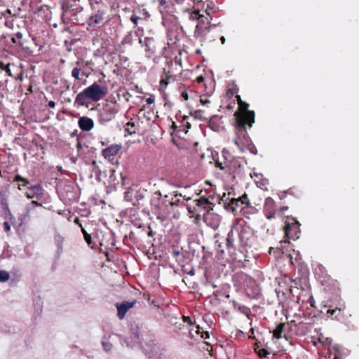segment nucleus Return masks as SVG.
I'll return each mask as SVG.
<instances>
[{
	"label": "nucleus",
	"instance_id": "f257e3e1",
	"mask_svg": "<svg viewBox=\"0 0 359 359\" xmlns=\"http://www.w3.org/2000/svg\"><path fill=\"white\" fill-rule=\"evenodd\" d=\"M235 123L234 127L236 130V138L234 142L243 152L245 146H250V139L246 130V126L252 127L255 122V112L248 111L246 114H240L238 111L234 113Z\"/></svg>",
	"mask_w": 359,
	"mask_h": 359
},
{
	"label": "nucleus",
	"instance_id": "f03ea898",
	"mask_svg": "<svg viewBox=\"0 0 359 359\" xmlns=\"http://www.w3.org/2000/svg\"><path fill=\"white\" fill-rule=\"evenodd\" d=\"M107 93V87L101 86L97 83L95 82L77 95L75 99V104L79 106L88 107L89 101H100L103 99Z\"/></svg>",
	"mask_w": 359,
	"mask_h": 359
},
{
	"label": "nucleus",
	"instance_id": "7ed1b4c3",
	"mask_svg": "<svg viewBox=\"0 0 359 359\" xmlns=\"http://www.w3.org/2000/svg\"><path fill=\"white\" fill-rule=\"evenodd\" d=\"M91 13L86 23L90 27H95L102 24L105 20L107 6L101 0H89Z\"/></svg>",
	"mask_w": 359,
	"mask_h": 359
},
{
	"label": "nucleus",
	"instance_id": "20e7f679",
	"mask_svg": "<svg viewBox=\"0 0 359 359\" xmlns=\"http://www.w3.org/2000/svg\"><path fill=\"white\" fill-rule=\"evenodd\" d=\"M13 182H18V187L20 190L27 189L26 196L29 198L40 199L43 194V190L40 184H32L29 180L20 175H15Z\"/></svg>",
	"mask_w": 359,
	"mask_h": 359
},
{
	"label": "nucleus",
	"instance_id": "39448f33",
	"mask_svg": "<svg viewBox=\"0 0 359 359\" xmlns=\"http://www.w3.org/2000/svg\"><path fill=\"white\" fill-rule=\"evenodd\" d=\"M190 19L197 20L198 21L194 30V37L200 38L205 36L211 28V16H205L200 14L199 11H195L190 14Z\"/></svg>",
	"mask_w": 359,
	"mask_h": 359
},
{
	"label": "nucleus",
	"instance_id": "423d86ee",
	"mask_svg": "<svg viewBox=\"0 0 359 359\" xmlns=\"http://www.w3.org/2000/svg\"><path fill=\"white\" fill-rule=\"evenodd\" d=\"M332 340L327 337H324L322 333H318V338L316 337V347L318 349V353L320 357H330L331 355L330 345Z\"/></svg>",
	"mask_w": 359,
	"mask_h": 359
},
{
	"label": "nucleus",
	"instance_id": "0eeeda50",
	"mask_svg": "<svg viewBox=\"0 0 359 359\" xmlns=\"http://www.w3.org/2000/svg\"><path fill=\"white\" fill-rule=\"evenodd\" d=\"M146 191L144 189L141 190L137 186H133L125 192L124 198L127 201L132 202L133 205H135L140 200L144 198Z\"/></svg>",
	"mask_w": 359,
	"mask_h": 359
},
{
	"label": "nucleus",
	"instance_id": "6e6552de",
	"mask_svg": "<svg viewBox=\"0 0 359 359\" xmlns=\"http://www.w3.org/2000/svg\"><path fill=\"white\" fill-rule=\"evenodd\" d=\"M222 155L225 160L224 165H226V171L229 175L236 173L241 166V162L234 158L231 160L228 159V157H230V154L225 149L222 151Z\"/></svg>",
	"mask_w": 359,
	"mask_h": 359
},
{
	"label": "nucleus",
	"instance_id": "1a4fd4ad",
	"mask_svg": "<svg viewBox=\"0 0 359 359\" xmlns=\"http://www.w3.org/2000/svg\"><path fill=\"white\" fill-rule=\"evenodd\" d=\"M116 113L117 109L114 106L107 105L99 114V122L101 123H105L112 120Z\"/></svg>",
	"mask_w": 359,
	"mask_h": 359
},
{
	"label": "nucleus",
	"instance_id": "9d476101",
	"mask_svg": "<svg viewBox=\"0 0 359 359\" xmlns=\"http://www.w3.org/2000/svg\"><path fill=\"white\" fill-rule=\"evenodd\" d=\"M285 236L287 238L295 240L299 238V224L297 221L292 223H286L284 226Z\"/></svg>",
	"mask_w": 359,
	"mask_h": 359
},
{
	"label": "nucleus",
	"instance_id": "9b49d317",
	"mask_svg": "<svg viewBox=\"0 0 359 359\" xmlns=\"http://www.w3.org/2000/svg\"><path fill=\"white\" fill-rule=\"evenodd\" d=\"M204 222L213 229L218 228L220 224V217L219 215L211 211L203 213Z\"/></svg>",
	"mask_w": 359,
	"mask_h": 359
},
{
	"label": "nucleus",
	"instance_id": "f8f14e48",
	"mask_svg": "<svg viewBox=\"0 0 359 359\" xmlns=\"http://www.w3.org/2000/svg\"><path fill=\"white\" fill-rule=\"evenodd\" d=\"M136 304V300L133 302L123 301L121 303H116V307L117 309V316L119 319L122 320L124 318L127 311L133 308Z\"/></svg>",
	"mask_w": 359,
	"mask_h": 359
},
{
	"label": "nucleus",
	"instance_id": "ddd939ff",
	"mask_svg": "<svg viewBox=\"0 0 359 359\" xmlns=\"http://www.w3.org/2000/svg\"><path fill=\"white\" fill-rule=\"evenodd\" d=\"M161 193L157 191L154 193V197L151 201V205L156 210L158 215H163L165 213V208L161 203ZM157 218L159 219L160 216L158 215Z\"/></svg>",
	"mask_w": 359,
	"mask_h": 359
},
{
	"label": "nucleus",
	"instance_id": "4468645a",
	"mask_svg": "<svg viewBox=\"0 0 359 359\" xmlns=\"http://www.w3.org/2000/svg\"><path fill=\"white\" fill-rule=\"evenodd\" d=\"M194 202L196 203V206L198 209L203 210L205 212L212 211L214 203L210 201L207 198L205 197H201L198 199L194 200Z\"/></svg>",
	"mask_w": 359,
	"mask_h": 359
},
{
	"label": "nucleus",
	"instance_id": "2eb2a0df",
	"mask_svg": "<svg viewBox=\"0 0 359 359\" xmlns=\"http://www.w3.org/2000/svg\"><path fill=\"white\" fill-rule=\"evenodd\" d=\"M290 330H291V327L289 323H281L273 331V337L276 339H280L283 334L284 337L287 338V334Z\"/></svg>",
	"mask_w": 359,
	"mask_h": 359
},
{
	"label": "nucleus",
	"instance_id": "dca6fc26",
	"mask_svg": "<svg viewBox=\"0 0 359 359\" xmlns=\"http://www.w3.org/2000/svg\"><path fill=\"white\" fill-rule=\"evenodd\" d=\"M318 270L321 273V275H319V280L321 283L322 285L326 286L328 290L330 289V286L335 285V280L331 278L330 276H327V273L324 275L325 269L322 265H319Z\"/></svg>",
	"mask_w": 359,
	"mask_h": 359
},
{
	"label": "nucleus",
	"instance_id": "f3484780",
	"mask_svg": "<svg viewBox=\"0 0 359 359\" xmlns=\"http://www.w3.org/2000/svg\"><path fill=\"white\" fill-rule=\"evenodd\" d=\"M79 128L83 131H90L94 126L93 121L87 116H82L78 121Z\"/></svg>",
	"mask_w": 359,
	"mask_h": 359
},
{
	"label": "nucleus",
	"instance_id": "a211bd4d",
	"mask_svg": "<svg viewBox=\"0 0 359 359\" xmlns=\"http://www.w3.org/2000/svg\"><path fill=\"white\" fill-rule=\"evenodd\" d=\"M144 46L145 47L147 57H150L155 53V45L153 38L145 37L144 39Z\"/></svg>",
	"mask_w": 359,
	"mask_h": 359
},
{
	"label": "nucleus",
	"instance_id": "6ab92c4d",
	"mask_svg": "<svg viewBox=\"0 0 359 359\" xmlns=\"http://www.w3.org/2000/svg\"><path fill=\"white\" fill-rule=\"evenodd\" d=\"M120 149L121 146L113 144L103 149L102 153L105 158H110L111 156L116 155Z\"/></svg>",
	"mask_w": 359,
	"mask_h": 359
},
{
	"label": "nucleus",
	"instance_id": "aec40b11",
	"mask_svg": "<svg viewBox=\"0 0 359 359\" xmlns=\"http://www.w3.org/2000/svg\"><path fill=\"white\" fill-rule=\"evenodd\" d=\"M233 199L231 198L227 204H224V207L227 210H231L236 215L238 212H241L243 210V208L242 207L243 204H241V203H236V204Z\"/></svg>",
	"mask_w": 359,
	"mask_h": 359
},
{
	"label": "nucleus",
	"instance_id": "412c9836",
	"mask_svg": "<svg viewBox=\"0 0 359 359\" xmlns=\"http://www.w3.org/2000/svg\"><path fill=\"white\" fill-rule=\"evenodd\" d=\"M327 306L324 305L323 308L320 310V314L323 315L325 313V311L323 310V309H325V310H326L325 314L327 315V318H332L333 316H334V318H337V316L340 315L341 311V310L339 308H335L334 309H327Z\"/></svg>",
	"mask_w": 359,
	"mask_h": 359
},
{
	"label": "nucleus",
	"instance_id": "4be33fe9",
	"mask_svg": "<svg viewBox=\"0 0 359 359\" xmlns=\"http://www.w3.org/2000/svg\"><path fill=\"white\" fill-rule=\"evenodd\" d=\"M233 241V230L231 229L228 233L227 237L226 238V248L229 252H231L233 250H234Z\"/></svg>",
	"mask_w": 359,
	"mask_h": 359
},
{
	"label": "nucleus",
	"instance_id": "5701e85b",
	"mask_svg": "<svg viewBox=\"0 0 359 359\" xmlns=\"http://www.w3.org/2000/svg\"><path fill=\"white\" fill-rule=\"evenodd\" d=\"M264 210V212L269 210H275V201L271 197H268L266 198Z\"/></svg>",
	"mask_w": 359,
	"mask_h": 359
},
{
	"label": "nucleus",
	"instance_id": "b1692460",
	"mask_svg": "<svg viewBox=\"0 0 359 359\" xmlns=\"http://www.w3.org/2000/svg\"><path fill=\"white\" fill-rule=\"evenodd\" d=\"M54 241L57 247V253L60 254L62 251L64 238L59 234H55L54 236Z\"/></svg>",
	"mask_w": 359,
	"mask_h": 359
},
{
	"label": "nucleus",
	"instance_id": "393cba45",
	"mask_svg": "<svg viewBox=\"0 0 359 359\" xmlns=\"http://www.w3.org/2000/svg\"><path fill=\"white\" fill-rule=\"evenodd\" d=\"M234 203L236 204V203H241V204L245 205L246 207H250V203L248 198V195L246 194H244L241 197H238L236 199H233Z\"/></svg>",
	"mask_w": 359,
	"mask_h": 359
},
{
	"label": "nucleus",
	"instance_id": "a878e982",
	"mask_svg": "<svg viewBox=\"0 0 359 359\" xmlns=\"http://www.w3.org/2000/svg\"><path fill=\"white\" fill-rule=\"evenodd\" d=\"M125 131L128 135H133L136 133V126L133 122H128L125 126Z\"/></svg>",
	"mask_w": 359,
	"mask_h": 359
},
{
	"label": "nucleus",
	"instance_id": "bb28decb",
	"mask_svg": "<svg viewBox=\"0 0 359 359\" xmlns=\"http://www.w3.org/2000/svg\"><path fill=\"white\" fill-rule=\"evenodd\" d=\"M236 98H237V101H238V106H239V109L242 111H244L245 112L243 114H246L248 111H250L248 108V104L242 101L240 95H237L236 96Z\"/></svg>",
	"mask_w": 359,
	"mask_h": 359
},
{
	"label": "nucleus",
	"instance_id": "cd10ccee",
	"mask_svg": "<svg viewBox=\"0 0 359 359\" xmlns=\"http://www.w3.org/2000/svg\"><path fill=\"white\" fill-rule=\"evenodd\" d=\"M177 195L174 196L171 198L170 201H169V205L172 206H178L180 205H183V201H181L180 199L177 198Z\"/></svg>",
	"mask_w": 359,
	"mask_h": 359
},
{
	"label": "nucleus",
	"instance_id": "c85d7f7f",
	"mask_svg": "<svg viewBox=\"0 0 359 359\" xmlns=\"http://www.w3.org/2000/svg\"><path fill=\"white\" fill-rule=\"evenodd\" d=\"M10 278L9 273L4 270H0V282H6Z\"/></svg>",
	"mask_w": 359,
	"mask_h": 359
},
{
	"label": "nucleus",
	"instance_id": "c756f323",
	"mask_svg": "<svg viewBox=\"0 0 359 359\" xmlns=\"http://www.w3.org/2000/svg\"><path fill=\"white\" fill-rule=\"evenodd\" d=\"M0 69L3 71H5L8 76H12L11 72L9 68V64L6 65L3 62H0Z\"/></svg>",
	"mask_w": 359,
	"mask_h": 359
},
{
	"label": "nucleus",
	"instance_id": "7c9ffc66",
	"mask_svg": "<svg viewBox=\"0 0 359 359\" xmlns=\"http://www.w3.org/2000/svg\"><path fill=\"white\" fill-rule=\"evenodd\" d=\"M22 38V34L21 32H17L15 34V37H13L11 40L14 43H16L19 46H22V43L17 40V39H21Z\"/></svg>",
	"mask_w": 359,
	"mask_h": 359
},
{
	"label": "nucleus",
	"instance_id": "2f4dec72",
	"mask_svg": "<svg viewBox=\"0 0 359 359\" xmlns=\"http://www.w3.org/2000/svg\"><path fill=\"white\" fill-rule=\"evenodd\" d=\"M168 3V2L166 0H159V10L161 13H163V12H167V11L165 10V5Z\"/></svg>",
	"mask_w": 359,
	"mask_h": 359
},
{
	"label": "nucleus",
	"instance_id": "473e14b6",
	"mask_svg": "<svg viewBox=\"0 0 359 359\" xmlns=\"http://www.w3.org/2000/svg\"><path fill=\"white\" fill-rule=\"evenodd\" d=\"M169 201H170V199L168 198V196H167V195H165L164 196V198L161 197L162 205H163L165 206L166 211H168V208L169 205Z\"/></svg>",
	"mask_w": 359,
	"mask_h": 359
},
{
	"label": "nucleus",
	"instance_id": "72a5a7b5",
	"mask_svg": "<svg viewBox=\"0 0 359 359\" xmlns=\"http://www.w3.org/2000/svg\"><path fill=\"white\" fill-rule=\"evenodd\" d=\"M216 250L218 255H222L224 252V250L222 247V244L218 241H215Z\"/></svg>",
	"mask_w": 359,
	"mask_h": 359
},
{
	"label": "nucleus",
	"instance_id": "f704fd0d",
	"mask_svg": "<svg viewBox=\"0 0 359 359\" xmlns=\"http://www.w3.org/2000/svg\"><path fill=\"white\" fill-rule=\"evenodd\" d=\"M81 69L78 67H74L72 71V76L75 78L76 79H80L79 78V74H80Z\"/></svg>",
	"mask_w": 359,
	"mask_h": 359
},
{
	"label": "nucleus",
	"instance_id": "c9c22d12",
	"mask_svg": "<svg viewBox=\"0 0 359 359\" xmlns=\"http://www.w3.org/2000/svg\"><path fill=\"white\" fill-rule=\"evenodd\" d=\"M304 315L305 316V318H306L307 316H308V321H306L305 323L306 324H308V325H311L313 323V319L312 318L310 317V316L311 315V311H306Z\"/></svg>",
	"mask_w": 359,
	"mask_h": 359
},
{
	"label": "nucleus",
	"instance_id": "e433bc0d",
	"mask_svg": "<svg viewBox=\"0 0 359 359\" xmlns=\"http://www.w3.org/2000/svg\"><path fill=\"white\" fill-rule=\"evenodd\" d=\"M171 254L173 255V257L177 259V257L181 255V250H179L177 248H172Z\"/></svg>",
	"mask_w": 359,
	"mask_h": 359
},
{
	"label": "nucleus",
	"instance_id": "4c0bfd02",
	"mask_svg": "<svg viewBox=\"0 0 359 359\" xmlns=\"http://www.w3.org/2000/svg\"><path fill=\"white\" fill-rule=\"evenodd\" d=\"M84 238H85L86 242L88 243V245L90 248H94V246H93L94 243L92 241L91 236L90 235H86V237Z\"/></svg>",
	"mask_w": 359,
	"mask_h": 359
},
{
	"label": "nucleus",
	"instance_id": "58836bf2",
	"mask_svg": "<svg viewBox=\"0 0 359 359\" xmlns=\"http://www.w3.org/2000/svg\"><path fill=\"white\" fill-rule=\"evenodd\" d=\"M102 346H103L104 349L106 351H110L111 347H112V344L111 343H109V342L102 341Z\"/></svg>",
	"mask_w": 359,
	"mask_h": 359
},
{
	"label": "nucleus",
	"instance_id": "ea45409f",
	"mask_svg": "<svg viewBox=\"0 0 359 359\" xmlns=\"http://www.w3.org/2000/svg\"><path fill=\"white\" fill-rule=\"evenodd\" d=\"M265 214H266V217L268 219H271L275 217L276 212H275V210H271V211L269 210V211L265 212Z\"/></svg>",
	"mask_w": 359,
	"mask_h": 359
},
{
	"label": "nucleus",
	"instance_id": "a19ab883",
	"mask_svg": "<svg viewBox=\"0 0 359 359\" xmlns=\"http://www.w3.org/2000/svg\"><path fill=\"white\" fill-rule=\"evenodd\" d=\"M216 166L219 168L221 170H226V165H224V162H220L219 161H217L215 162Z\"/></svg>",
	"mask_w": 359,
	"mask_h": 359
},
{
	"label": "nucleus",
	"instance_id": "79ce46f5",
	"mask_svg": "<svg viewBox=\"0 0 359 359\" xmlns=\"http://www.w3.org/2000/svg\"><path fill=\"white\" fill-rule=\"evenodd\" d=\"M259 357L262 358V357H266V355L268 354H269V353L264 348H262L261 349L259 353H258Z\"/></svg>",
	"mask_w": 359,
	"mask_h": 359
},
{
	"label": "nucleus",
	"instance_id": "37998d69",
	"mask_svg": "<svg viewBox=\"0 0 359 359\" xmlns=\"http://www.w3.org/2000/svg\"><path fill=\"white\" fill-rule=\"evenodd\" d=\"M141 18L136 16L135 15H132L130 18V20L135 25H137V22L139 20H140Z\"/></svg>",
	"mask_w": 359,
	"mask_h": 359
},
{
	"label": "nucleus",
	"instance_id": "c03bdc74",
	"mask_svg": "<svg viewBox=\"0 0 359 359\" xmlns=\"http://www.w3.org/2000/svg\"><path fill=\"white\" fill-rule=\"evenodd\" d=\"M1 203L4 209H7L8 210V204L6 203V199L5 198H1Z\"/></svg>",
	"mask_w": 359,
	"mask_h": 359
},
{
	"label": "nucleus",
	"instance_id": "a18cd8bd",
	"mask_svg": "<svg viewBox=\"0 0 359 359\" xmlns=\"http://www.w3.org/2000/svg\"><path fill=\"white\" fill-rule=\"evenodd\" d=\"M248 149L250 150V151L252 154H257V151L254 145H251V144H250V146H248Z\"/></svg>",
	"mask_w": 359,
	"mask_h": 359
},
{
	"label": "nucleus",
	"instance_id": "49530a36",
	"mask_svg": "<svg viewBox=\"0 0 359 359\" xmlns=\"http://www.w3.org/2000/svg\"><path fill=\"white\" fill-rule=\"evenodd\" d=\"M4 230L6 232L10 231V230H11V225L9 224V223L8 222H4Z\"/></svg>",
	"mask_w": 359,
	"mask_h": 359
},
{
	"label": "nucleus",
	"instance_id": "de8ad7c7",
	"mask_svg": "<svg viewBox=\"0 0 359 359\" xmlns=\"http://www.w3.org/2000/svg\"><path fill=\"white\" fill-rule=\"evenodd\" d=\"M146 102L147 104H151L154 102V97L153 95H151L148 98H147Z\"/></svg>",
	"mask_w": 359,
	"mask_h": 359
},
{
	"label": "nucleus",
	"instance_id": "09e8293b",
	"mask_svg": "<svg viewBox=\"0 0 359 359\" xmlns=\"http://www.w3.org/2000/svg\"><path fill=\"white\" fill-rule=\"evenodd\" d=\"M309 302L310 306L313 308L314 307V299H313V297L312 295L310 296V297L309 299Z\"/></svg>",
	"mask_w": 359,
	"mask_h": 359
},
{
	"label": "nucleus",
	"instance_id": "8fccbe9b",
	"mask_svg": "<svg viewBox=\"0 0 359 359\" xmlns=\"http://www.w3.org/2000/svg\"><path fill=\"white\" fill-rule=\"evenodd\" d=\"M182 97L185 100H187L189 99L188 93H187L186 91H184V92L182 93Z\"/></svg>",
	"mask_w": 359,
	"mask_h": 359
},
{
	"label": "nucleus",
	"instance_id": "3c124183",
	"mask_svg": "<svg viewBox=\"0 0 359 359\" xmlns=\"http://www.w3.org/2000/svg\"><path fill=\"white\" fill-rule=\"evenodd\" d=\"M48 105L50 108H54L55 107V102L54 101L50 100V101L48 102Z\"/></svg>",
	"mask_w": 359,
	"mask_h": 359
},
{
	"label": "nucleus",
	"instance_id": "603ef678",
	"mask_svg": "<svg viewBox=\"0 0 359 359\" xmlns=\"http://www.w3.org/2000/svg\"><path fill=\"white\" fill-rule=\"evenodd\" d=\"M204 80L205 79L202 76H200L197 77V79H196L197 82L199 83H203L204 81Z\"/></svg>",
	"mask_w": 359,
	"mask_h": 359
},
{
	"label": "nucleus",
	"instance_id": "864d4df0",
	"mask_svg": "<svg viewBox=\"0 0 359 359\" xmlns=\"http://www.w3.org/2000/svg\"><path fill=\"white\" fill-rule=\"evenodd\" d=\"M200 102H201V103L202 104H208V103H210V100H208V99H205V100H203V99H201V100H200Z\"/></svg>",
	"mask_w": 359,
	"mask_h": 359
},
{
	"label": "nucleus",
	"instance_id": "5fc2aeb1",
	"mask_svg": "<svg viewBox=\"0 0 359 359\" xmlns=\"http://www.w3.org/2000/svg\"><path fill=\"white\" fill-rule=\"evenodd\" d=\"M201 113V110H196L195 112H194V116L195 117H198L199 116V114Z\"/></svg>",
	"mask_w": 359,
	"mask_h": 359
},
{
	"label": "nucleus",
	"instance_id": "6e6d98bb",
	"mask_svg": "<svg viewBox=\"0 0 359 359\" xmlns=\"http://www.w3.org/2000/svg\"><path fill=\"white\" fill-rule=\"evenodd\" d=\"M188 211L189 213H194L197 210L194 208V210H192L191 208H188Z\"/></svg>",
	"mask_w": 359,
	"mask_h": 359
},
{
	"label": "nucleus",
	"instance_id": "4d7b16f0",
	"mask_svg": "<svg viewBox=\"0 0 359 359\" xmlns=\"http://www.w3.org/2000/svg\"><path fill=\"white\" fill-rule=\"evenodd\" d=\"M32 205H35V206H39V205H41L40 203H39L38 202L34 201H32Z\"/></svg>",
	"mask_w": 359,
	"mask_h": 359
},
{
	"label": "nucleus",
	"instance_id": "13d9d810",
	"mask_svg": "<svg viewBox=\"0 0 359 359\" xmlns=\"http://www.w3.org/2000/svg\"><path fill=\"white\" fill-rule=\"evenodd\" d=\"M220 41H221V43H222V44H224V43H225V41H226V39H225L224 36H221V37H220Z\"/></svg>",
	"mask_w": 359,
	"mask_h": 359
},
{
	"label": "nucleus",
	"instance_id": "bf43d9fd",
	"mask_svg": "<svg viewBox=\"0 0 359 359\" xmlns=\"http://www.w3.org/2000/svg\"><path fill=\"white\" fill-rule=\"evenodd\" d=\"M76 147H77L79 149H81V148L82 147L81 144V142H80L79 141H78V142H77Z\"/></svg>",
	"mask_w": 359,
	"mask_h": 359
},
{
	"label": "nucleus",
	"instance_id": "052dcab7",
	"mask_svg": "<svg viewBox=\"0 0 359 359\" xmlns=\"http://www.w3.org/2000/svg\"><path fill=\"white\" fill-rule=\"evenodd\" d=\"M126 179V177H123L121 175V180H122V184L124 185L125 184V180Z\"/></svg>",
	"mask_w": 359,
	"mask_h": 359
},
{
	"label": "nucleus",
	"instance_id": "680f3d73",
	"mask_svg": "<svg viewBox=\"0 0 359 359\" xmlns=\"http://www.w3.org/2000/svg\"><path fill=\"white\" fill-rule=\"evenodd\" d=\"M82 232L83 233L84 238L86 237V235H89L84 229H82Z\"/></svg>",
	"mask_w": 359,
	"mask_h": 359
},
{
	"label": "nucleus",
	"instance_id": "e2e57ef3",
	"mask_svg": "<svg viewBox=\"0 0 359 359\" xmlns=\"http://www.w3.org/2000/svg\"><path fill=\"white\" fill-rule=\"evenodd\" d=\"M82 232L83 233L84 238L86 237V235H89L84 229H82Z\"/></svg>",
	"mask_w": 359,
	"mask_h": 359
},
{
	"label": "nucleus",
	"instance_id": "0e129e2a",
	"mask_svg": "<svg viewBox=\"0 0 359 359\" xmlns=\"http://www.w3.org/2000/svg\"><path fill=\"white\" fill-rule=\"evenodd\" d=\"M205 12L206 13L205 16H210V10L206 9Z\"/></svg>",
	"mask_w": 359,
	"mask_h": 359
},
{
	"label": "nucleus",
	"instance_id": "69168bd1",
	"mask_svg": "<svg viewBox=\"0 0 359 359\" xmlns=\"http://www.w3.org/2000/svg\"><path fill=\"white\" fill-rule=\"evenodd\" d=\"M205 12L206 13L205 16H210V10L206 9Z\"/></svg>",
	"mask_w": 359,
	"mask_h": 359
},
{
	"label": "nucleus",
	"instance_id": "338daca9",
	"mask_svg": "<svg viewBox=\"0 0 359 359\" xmlns=\"http://www.w3.org/2000/svg\"><path fill=\"white\" fill-rule=\"evenodd\" d=\"M139 43H140V44H142V46H144V39H139Z\"/></svg>",
	"mask_w": 359,
	"mask_h": 359
},
{
	"label": "nucleus",
	"instance_id": "774afa93",
	"mask_svg": "<svg viewBox=\"0 0 359 359\" xmlns=\"http://www.w3.org/2000/svg\"><path fill=\"white\" fill-rule=\"evenodd\" d=\"M189 274H190L191 276H193V275L194 274V269H192L191 271H190L189 272Z\"/></svg>",
	"mask_w": 359,
	"mask_h": 359
}]
</instances>
